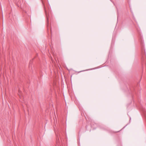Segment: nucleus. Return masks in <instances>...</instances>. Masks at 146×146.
Segmentation results:
<instances>
[{"instance_id": "nucleus-3", "label": "nucleus", "mask_w": 146, "mask_h": 146, "mask_svg": "<svg viewBox=\"0 0 146 146\" xmlns=\"http://www.w3.org/2000/svg\"><path fill=\"white\" fill-rule=\"evenodd\" d=\"M25 12L26 13H27V14H28V13L27 12V11H25Z\"/></svg>"}, {"instance_id": "nucleus-1", "label": "nucleus", "mask_w": 146, "mask_h": 146, "mask_svg": "<svg viewBox=\"0 0 146 146\" xmlns=\"http://www.w3.org/2000/svg\"><path fill=\"white\" fill-rule=\"evenodd\" d=\"M45 12L46 13V18H47V27H48V16H47V14L46 13V11L45 10Z\"/></svg>"}, {"instance_id": "nucleus-2", "label": "nucleus", "mask_w": 146, "mask_h": 146, "mask_svg": "<svg viewBox=\"0 0 146 146\" xmlns=\"http://www.w3.org/2000/svg\"><path fill=\"white\" fill-rule=\"evenodd\" d=\"M57 145H58L59 146H63L62 145H61V144H60L59 142H58H58L57 143Z\"/></svg>"}, {"instance_id": "nucleus-4", "label": "nucleus", "mask_w": 146, "mask_h": 146, "mask_svg": "<svg viewBox=\"0 0 146 146\" xmlns=\"http://www.w3.org/2000/svg\"><path fill=\"white\" fill-rule=\"evenodd\" d=\"M54 131H55V133H56L55 130H54ZM56 137H57V135H56Z\"/></svg>"}]
</instances>
